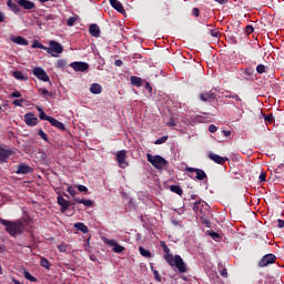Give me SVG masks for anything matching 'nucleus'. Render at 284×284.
<instances>
[{"label": "nucleus", "mask_w": 284, "mask_h": 284, "mask_svg": "<svg viewBox=\"0 0 284 284\" xmlns=\"http://www.w3.org/2000/svg\"><path fill=\"white\" fill-rule=\"evenodd\" d=\"M0 221H1V225H4L6 232H8L10 236H13V239H16V236L23 234V232H26V224H23L21 221H13V222L8 220H0Z\"/></svg>", "instance_id": "nucleus-1"}, {"label": "nucleus", "mask_w": 284, "mask_h": 284, "mask_svg": "<svg viewBox=\"0 0 284 284\" xmlns=\"http://www.w3.org/2000/svg\"><path fill=\"white\" fill-rule=\"evenodd\" d=\"M164 261H166L171 267H176L180 274H185V272H187V265H185L181 255H164Z\"/></svg>", "instance_id": "nucleus-2"}, {"label": "nucleus", "mask_w": 284, "mask_h": 284, "mask_svg": "<svg viewBox=\"0 0 284 284\" xmlns=\"http://www.w3.org/2000/svg\"><path fill=\"white\" fill-rule=\"evenodd\" d=\"M146 159H148L149 163H151V165H153V168H155V170H163V168L170 165V162H168V160H165L161 155H152V154L148 153Z\"/></svg>", "instance_id": "nucleus-3"}, {"label": "nucleus", "mask_w": 284, "mask_h": 284, "mask_svg": "<svg viewBox=\"0 0 284 284\" xmlns=\"http://www.w3.org/2000/svg\"><path fill=\"white\" fill-rule=\"evenodd\" d=\"M45 51L48 54H51V57H57V54H61L63 52V45L54 40H51Z\"/></svg>", "instance_id": "nucleus-4"}, {"label": "nucleus", "mask_w": 284, "mask_h": 284, "mask_svg": "<svg viewBox=\"0 0 284 284\" xmlns=\"http://www.w3.org/2000/svg\"><path fill=\"white\" fill-rule=\"evenodd\" d=\"M125 159H128V151L121 150L116 152L115 161L118 162L119 168H121L122 170H125V168H128L129 165Z\"/></svg>", "instance_id": "nucleus-5"}, {"label": "nucleus", "mask_w": 284, "mask_h": 284, "mask_svg": "<svg viewBox=\"0 0 284 284\" xmlns=\"http://www.w3.org/2000/svg\"><path fill=\"white\" fill-rule=\"evenodd\" d=\"M33 74L39 79L40 81H43L44 83H48L50 81V75L43 70L41 67H36L33 69Z\"/></svg>", "instance_id": "nucleus-6"}, {"label": "nucleus", "mask_w": 284, "mask_h": 284, "mask_svg": "<svg viewBox=\"0 0 284 284\" xmlns=\"http://www.w3.org/2000/svg\"><path fill=\"white\" fill-rule=\"evenodd\" d=\"M186 172H190L191 174H194L195 172V176L193 179H196L197 181H203L205 179H207V174L205 173V171L201 170V169H194L192 166H186Z\"/></svg>", "instance_id": "nucleus-7"}, {"label": "nucleus", "mask_w": 284, "mask_h": 284, "mask_svg": "<svg viewBox=\"0 0 284 284\" xmlns=\"http://www.w3.org/2000/svg\"><path fill=\"white\" fill-rule=\"evenodd\" d=\"M275 261H276V255L266 254L260 261L258 266L260 267H267V265H272V263H275Z\"/></svg>", "instance_id": "nucleus-8"}, {"label": "nucleus", "mask_w": 284, "mask_h": 284, "mask_svg": "<svg viewBox=\"0 0 284 284\" xmlns=\"http://www.w3.org/2000/svg\"><path fill=\"white\" fill-rule=\"evenodd\" d=\"M104 243L106 245H109L110 247H113L112 250L115 254H121V252H123V250H125V247L120 245L115 240L106 239V240H104Z\"/></svg>", "instance_id": "nucleus-9"}, {"label": "nucleus", "mask_w": 284, "mask_h": 284, "mask_svg": "<svg viewBox=\"0 0 284 284\" xmlns=\"http://www.w3.org/2000/svg\"><path fill=\"white\" fill-rule=\"evenodd\" d=\"M233 99L236 101V110H239V114L235 118V121H241V119H243V113L245 111H243V100H241V97H239L237 94L233 95Z\"/></svg>", "instance_id": "nucleus-10"}, {"label": "nucleus", "mask_w": 284, "mask_h": 284, "mask_svg": "<svg viewBox=\"0 0 284 284\" xmlns=\"http://www.w3.org/2000/svg\"><path fill=\"white\" fill-rule=\"evenodd\" d=\"M24 123L29 125V128H34V125L39 123V118L34 116V113H26Z\"/></svg>", "instance_id": "nucleus-11"}, {"label": "nucleus", "mask_w": 284, "mask_h": 284, "mask_svg": "<svg viewBox=\"0 0 284 284\" xmlns=\"http://www.w3.org/2000/svg\"><path fill=\"white\" fill-rule=\"evenodd\" d=\"M70 68H72L75 72H85L88 68H90V64H88V62H72Z\"/></svg>", "instance_id": "nucleus-12"}, {"label": "nucleus", "mask_w": 284, "mask_h": 284, "mask_svg": "<svg viewBox=\"0 0 284 284\" xmlns=\"http://www.w3.org/2000/svg\"><path fill=\"white\" fill-rule=\"evenodd\" d=\"M9 156H12V150L0 145V163H8Z\"/></svg>", "instance_id": "nucleus-13"}, {"label": "nucleus", "mask_w": 284, "mask_h": 284, "mask_svg": "<svg viewBox=\"0 0 284 284\" xmlns=\"http://www.w3.org/2000/svg\"><path fill=\"white\" fill-rule=\"evenodd\" d=\"M34 172V169L32 166L21 163L18 165V170L16 171V174H32Z\"/></svg>", "instance_id": "nucleus-14"}, {"label": "nucleus", "mask_w": 284, "mask_h": 284, "mask_svg": "<svg viewBox=\"0 0 284 284\" xmlns=\"http://www.w3.org/2000/svg\"><path fill=\"white\" fill-rule=\"evenodd\" d=\"M58 204L60 205V212L64 213L68 207H70V205H72V203L65 199H63V196L59 195L58 196Z\"/></svg>", "instance_id": "nucleus-15"}, {"label": "nucleus", "mask_w": 284, "mask_h": 284, "mask_svg": "<svg viewBox=\"0 0 284 284\" xmlns=\"http://www.w3.org/2000/svg\"><path fill=\"white\" fill-rule=\"evenodd\" d=\"M209 158L211 159V161H214V163H217L219 165H223L225 163V161H227V159H225L216 153H210Z\"/></svg>", "instance_id": "nucleus-16"}, {"label": "nucleus", "mask_w": 284, "mask_h": 284, "mask_svg": "<svg viewBox=\"0 0 284 284\" xmlns=\"http://www.w3.org/2000/svg\"><path fill=\"white\" fill-rule=\"evenodd\" d=\"M18 6H21L23 10H34V2L29 0H18Z\"/></svg>", "instance_id": "nucleus-17"}, {"label": "nucleus", "mask_w": 284, "mask_h": 284, "mask_svg": "<svg viewBox=\"0 0 284 284\" xmlns=\"http://www.w3.org/2000/svg\"><path fill=\"white\" fill-rule=\"evenodd\" d=\"M49 123L51 125H53V128H57V130H61L62 132H65V124H63L61 121L51 118V120L49 121Z\"/></svg>", "instance_id": "nucleus-18"}, {"label": "nucleus", "mask_w": 284, "mask_h": 284, "mask_svg": "<svg viewBox=\"0 0 284 284\" xmlns=\"http://www.w3.org/2000/svg\"><path fill=\"white\" fill-rule=\"evenodd\" d=\"M89 32L91 37H95V38L101 37V28H99L98 24H91L89 28Z\"/></svg>", "instance_id": "nucleus-19"}, {"label": "nucleus", "mask_w": 284, "mask_h": 284, "mask_svg": "<svg viewBox=\"0 0 284 284\" xmlns=\"http://www.w3.org/2000/svg\"><path fill=\"white\" fill-rule=\"evenodd\" d=\"M200 99L201 101L206 103V101H212V99H216V94H214V92L212 91H209L206 93H201Z\"/></svg>", "instance_id": "nucleus-20"}, {"label": "nucleus", "mask_w": 284, "mask_h": 284, "mask_svg": "<svg viewBox=\"0 0 284 284\" xmlns=\"http://www.w3.org/2000/svg\"><path fill=\"white\" fill-rule=\"evenodd\" d=\"M112 8H114V10H116L118 12H125V9L123 8V3H121L120 1L118 0H109Z\"/></svg>", "instance_id": "nucleus-21"}, {"label": "nucleus", "mask_w": 284, "mask_h": 284, "mask_svg": "<svg viewBox=\"0 0 284 284\" xmlns=\"http://www.w3.org/2000/svg\"><path fill=\"white\" fill-rule=\"evenodd\" d=\"M103 92V87L99 83H92L90 87V93L91 94H101Z\"/></svg>", "instance_id": "nucleus-22"}, {"label": "nucleus", "mask_w": 284, "mask_h": 284, "mask_svg": "<svg viewBox=\"0 0 284 284\" xmlns=\"http://www.w3.org/2000/svg\"><path fill=\"white\" fill-rule=\"evenodd\" d=\"M131 85H134L135 88H143V79L133 75L130 78Z\"/></svg>", "instance_id": "nucleus-23"}, {"label": "nucleus", "mask_w": 284, "mask_h": 284, "mask_svg": "<svg viewBox=\"0 0 284 284\" xmlns=\"http://www.w3.org/2000/svg\"><path fill=\"white\" fill-rule=\"evenodd\" d=\"M12 41H13V43H17V45H29L30 44V42L21 36L12 38Z\"/></svg>", "instance_id": "nucleus-24"}, {"label": "nucleus", "mask_w": 284, "mask_h": 284, "mask_svg": "<svg viewBox=\"0 0 284 284\" xmlns=\"http://www.w3.org/2000/svg\"><path fill=\"white\" fill-rule=\"evenodd\" d=\"M8 8L14 12V14H19L21 12V8L17 3H14L12 0H8L7 2Z\"/></svg>", "instance_id": "nucleus-25"}, {"label": "nucleus", "mask_w": 284, "mask_h": 284, "mask_svg": "<svg viewBox=\"0 0 284 284\" xmlns=\"http://www.w3.org/2000/svg\"><path fill=\"white\" fill-rule=\"evenodd\" d=\"M12 75L17 79V81H28V75L21 71H14Z\"/></svg>", "instance_id": "nucleus-26"}, {"label": "nucleus", "mask_w": 284, "mask_h": 284, "mask_svg": "<svg viewBox=\"0 0 284 284\" xmlns=\"http://www.w3.org/2000/svg\"><path fill=\"white\" fill-rule=\"evenodd\" d=\"M75 230H78L79 232H82L83 234H88L89 230L88 227L83 224V222H77L74 224Z\"/></svg>", "instance_id": "nucleus-27"}, {"label": "nucleus", "mask_w": 284, "mask_h": 284, "mask_svg": "<svg viewBox=\"0 0 284 284\" xmlns=\"http://www.w3.org/2000/svg\"><path fill=\"white\" fill-rule=\"evenodd\" d=\"M43 21H44V23H48V26H52V23H54V21H57V16L47 14L43 17Z\"/></svg>", "instance_id": "nucleus-28"}, {"label": "nucleus", "mask_w": 284, "mask_h": 284, "mask_svg": "<svg viewBox=\"0 0 284 284\" xmlns=\"http://www.w3.org/2000/svg\"><path fill=\"white\" fill-rule=\"evenodd\" d=\"M139 252L141 256H144L145 258H152V252H150V250H145V247L140 246Z\"/></svg>", "instance_id": "nucleus-29"}, {"label": "nucleus", "mask_w": 284, "mask_h": 284, "mask_svg": "<svg viewBox=\"0 0 284 284\" xmlns=\"http://www.w3.org/2000/svg\"><path fill=\"white\" fill-rule=\"evenodd\" d=\"M203 203H205V202H203V201H195L194 203H193V211H195V212H203Z\"/></svg>", "instance_id": "nucleus-30"}, {"label": "nucleus", "mask_w": 284, "mask_h": 284, "mask_svg": "<svg viewBox=\"0 0 284 284\" xmlns=\"http://www.w3.org/2000/svg\"><path fill=\"white\" fill-rule=\"evenodd\" d=\"M170 190L171 192H174V194H179V196L183 194V189H181V185H171Z\"/></svg>", "instance_id": "nucleus-31"}, {"label": "nucleus", "mask_w": 284, "mask_h": 284, "mask_svg": "<svg viewBox=\"0 0 284 284\" xmlns=\"http://www.w3.org/2000/svg\"><path fill=\"white\" fill-rule=\"evenodd\" d=\"M23 276H24V278H27V281H30V283H37V277H34L28 271H24Z\"/></svg>", "instance_id": "nucleus-32"}, {"label": "nucleus", "mask_w": 284, "mask_h": 284, "mask_svg": "<svg viewBox=\"0 0 284 284\" xmlns=\"http://www.w3.org/2000/svg\"><path fill=\"white\" fill-rule=\"evenodd\" d=\"M161 247L163 248V252L165 253L164 256H172V253H170V248L165 242L161 241L160 242Z\"/></svg>", "instance_id": "nucleus-33"}, {"label": "nucleus", "mask_w": 284, "mask_h": 284, "mask_svg": "<svg viewBox=\"0 0 284 284\" xmlns=\"http://www.w3.org/2000/svg\"><path fill=\"white\" fill-rule=\"evenodd\" d=\"M32 48H39V50H48V47L43 45L41 42L38 40H33Z\"/></svg>", "instance_id": "nucleus-34"}, {"label": "nucleus", "mask_w": 284, "mask_h": 284, "mask_svg": "<svg viewBox=\"0 0 284 284\" xmlns=\"http://www.w3.org/2000/svg\"><path fill=\"white\" fill-rule=\"evenodd\" d=\"M40 265L41 267H45V270H50V262L48 261V258L45 257H41V261H40Z\"/></svg>", "instance_id": "nucleus-35"}, {"label": "nucleus", "mask_w": 284, "mask_h": 284, "mask_svg": "<svg viewBox=\"0 0 284 284\" xmlns=\"http://www.w3.org/2000/svg\"><path fill=\"white\" fill-rule=\"evenodd\" d=\"M39 119L41 120V121H51L52 120V116H50V115H47L45 114V111H41V113L39 114Z\"/></svg>", "instance_id": "nucleus-36"}, {"label": "nucleus", "mask_w": 284, "mask_h": 284, "mask_svg": "<svg viewBox=\"0 0 284 284\" xmlns=\"http://www.w3.org/2000/svg\"><path fill=\"white\" fill-rule=\"evenodd\" d=\"M169 136L164 135L162 138H159L158 140H155L154 144L155 145H163V143H165L168 141Z\"/></svg>", "instance_id": "nucleus-37"}, {"label": "nucleus", "mask_w": 284, "mask_h": 284, "mask_svg": "<svg viewBox=\"0 0 284 284\" xmlns=\"http://www.w3.org/2000/svg\"><path fill=\"white\" fill-rule=\"evenodd\" d=\"M82 205H85V207H94V201L82 199Z\"/></svg>", "instance_id": "nucleus-38"}, {"label": "nucleus", "mask_w": 284, "mask_h": 284, "mask_svg": "<svg viewBox=\"0 0 284 284\" xmlns=\"http://www.w3.org/2000/svg\"><path fill=\"white\" fill-rule=\"evenodd\" d=\"M38 134H39V136H40L43 141H45L47 143L50 142V139L48 138V134H45V132H43L41 129L39 130Z\"/></svg>", "instance_id": "nucleus-39"}, {"label": "nucleus", "mask_w": 284, "mask_h": 284, "mask_svg": "<svg viewBox=\"0 0 284 284\" xmlns=\"http://www.w3.org/2000/svg\"><path fill=\"white\" fill-rule=\"evenodd\" d=\"M264 121H266V123H274V115L272 113L264 115Z\"/></svg>", "instance_id": "nucleus-40"}, {"label": "nucleus", "mask_w": 284, "mask_h": 284, "mask_svg": "<svg viewBox=\"0 0 284 284\" xmlns=\"http://www.w3.org/2000/svg\"><path fill=\"white\" fill-rule=\"evenodd\" d=\"M256 72H257V74H264V72H265V65H264V64H258V65L256 67Z\"/></svg>", "instance_id": "nucleus-41"}, {"label": "nucleus", "mask_w": 284, "mask_h": 284, "mask_svg": "<svg viewBox=\"0 0 284 284\" xmlns=\"http://www.w3.org/2000/svg\"><path fill=\"white\" fill-rule=\"evenodd\" d=\"M192 120L194 121V123H203V116L201 115H193Z\"/></svg>", "instance_id": "nucleus-42"}, {"label": "nucleus", "mask_w": 284, "mask_h": 284, "mask_svg": "<svg viewBox=\"0 0 284 284\" xmlns=\"http://www.w3.org/2000/svg\"><path fill=\"white\" fill-rule=\"evenodd\" d=\"M65 65H68V62L65 60H59L57 63V68H65Z\"/></svg>", "instance_id": "nucleus-43"}, {"label": "nucleus", "mask_w": 284, "mask_h": 284, "mask_svg": "<svg viewBox=\"0 0 284 284\" xmlns=\"http://www.w3.org/2000/svg\"><path fill=\"white\" fill-rule=\"evenodd\" d=\"M67 192H69L71 196H77V189H74L73 186H69Z\"/></svg>", "instance_id": "nucleus-44"}, {"label": "nucleus", "mask_w": 284, "mask_h": 284, "mask_svg": "<svg viewBox=\"0 0 284 284\" xmlns=\"http://www.w3.org/2000/svg\"><path fill=\"white\" fill-rule=\"evenodd\" d=\"M209 235H210L211 239H213L214 241L221 239V234H219V233H216V232H214V231H212Z\"/></svg>", "instance_id": "nucleus-45"}, {"label": "nucleus", "mask_w": 284, "mask_h": 284, "mask_svg": "<svg viewBox=\"0 0 284 284\" xmlns=\"http://www.w3.org/2000/svg\"><path fill=\"white\" fill-rule=\"evenodd\" d=\"M75 22H77V18L71 17L68 19L67 26L72 27V26H74Z\"/></svg>", "instance_id": "nucleus-46"}, {"label": "nucleus", "mask_w": 284, "mask_h": 284, "mask_svg": "<svg viewBox=\"0 0 284 284\" xmlns=\"http://www.w3.org/2000/svg\"><path fill=\"white\" fill-rule=\"evenodd\" d=\"M39 92H41V94H44L45 97H52V93L48 91V89H39Z\"/></svg>", "instance_id": "nucleus-47"}, {"label": "nucleus", "mask_w": 284, "mask_h": 284, "mask_svg": "<svg viewBox=\"0 0 284 284\" xmlns=\"http://www.w3.org/2000/svg\"><path fill=\"white\" fill-rule=\"evenodd\" d=\"M219 130V128L214 124L209 125V132H211V134H214V132H216Z\"/></svg>", "instance_id": "nucleus-48"}, {"label": "nucleus", "mask_w": 284, "mask_h": 284, "mask_svg": "<svg viewBox=\"0 0 284 284\" xmlns=\"http://www.w3.org/2000/svg\"><path fill=\"white\" fill-rule=\"evenodd\" d=\"M11 97L13 99H21V92L16 90L11 93Z\"/></svg>", "instance_id": "nucleus-49"}, {"label": "nucleus", "mask_w": 284, "mask_h": 284, "mask_svg": "<svg viewBox=\"0 0 284 284\" xmlns=\"http://www.w3.org/2000/svg\"><path fill=\"white\" fill-rule=\"evenodd\" d=\"M153 274H154L155 281H158L159 283H161V274H159V271H153Z\"/></svg>", "instance_id": "nucleus-50"}, {"label": "nucleus", "mask_w": 284, "mask_h": 284, "mask_svg": "<svg viewBox=\"0 0 284 284\" xmlns=\"http://www.w3.org/2000/svg\"><path fill=\"white\" fill-rule=\"evenodd\" d=\"M144 88L148 90L149 94H152V85L150 84V82H146Z\"/></svg>", "instance_id": "nucleus-51"}, {"label": "nucleus", "mask_w": 284, "mask_h": 284, "mask_svg": "<svg viewBox=\"0 0 284 284\" xmlns=\"http://www.w3.org/2000/svg\"><path fill=\"white\" fill-rule=\"evenodd\" d=\"M21 103H23V99L13 101V105H17L18 108H21V105H22Z\"/></svg>", "instance_id": "nucleus-52"}, {"label": "nucleus", "mask_w": 284, "mask_h": 284, "mask_svg": "<svg viewBox=\"0 0 284 284\" xmlns=\"http://www.w3.org/2000/svg\"><path fill=\"white\" fill-rule=\"evenodd\" d=\"M79 192H88V187L85 185H78Z\"/></svg>", "instance_id": "nucleus-53"}, {"label": "nucleus", "mask_w": 284, "mask_h": 284, "mask_svg": "<svg viewBox=\"0 0 284 284\" xmlns=\"http://www.w3.org/2000/svg\"><path fill=\"white\" fill-rule=\"evenodd\" d=\"M192 14H193V17H199V14H200L199 8H193L192 9Z\"/></svg>", "instance_id": "nucleus-54"}, {"label": "nucleus", "mask_w": 284, "mask_h": 284, "mask_svg": "<svg viewBox=\"0 0 284 284\" xmlns=\"http://www.w3.org/2000/svg\"><path fill=\"white\" fill-rule=\"evenodd\" d=\"M166 125H168L169 128H174V126H176V123L174 122L173 119H171V120L166 123Z\"/></svg>", "instance_id": "nucleus-55"}, {"label": "nucleus", "mask_w": 284, "mask_h": 284, "mask_svg": "<svg viewBox=\"0 0 284 284\" xmlns=\"http://www.w3.org/2000/svg\"><path fill=\"white\" fill-rule=\"evenodd\" d=\"M246 32L248 33V34H252V32H254V27H252V26H246Z\"/></svg>", "instance_id": "nucleus-56"}, {"label": "nucleus", "mask_w": 284, "mask_h": 284, "mask_svg": "<svg viewBox=\"0 0 284 284\" xmlns=\"http://www.w3.org/2000/svg\"><path fill=\"white\" fill-rule=\"evenodd\" d=\"M221 276H223L224 278H227V268H223L221 272H220Z\"/></svg>", "instance_id": "nucleus-57"}, {"label": "nucleus", "mask_w": 284, "mask_h": 284, "mask_svg": "<svg viewBox=\"0 0 284 284\" xmlns=\"http://www.w3.org/2000/svg\"><path fill=\"white\" fill-rule=\"evenodd\" d=\"M114 65H116V68H121V65H123V61L122 60H115Z\"/></svg>", "instance_id": "nucleus-58"}, {"label": "nucleus", "mask_w": 284, "mask_h": 284, "mask_svg": "<svg viewBox=\"0 0 284 284\" xmlns=\"http://www.w3.org/2000/svg\"><path fill=\"white\" fill-rule=\"evenodd\" d=\"M277 227L283 229L284 227V221L277 220Z\"/></svg>", "instance_id": "nucleus-59"}, {"label": "nucleus", "mask_w": 284, "mask_h": 284, "mask_svg": "<svg viewBox=\"0 0 284 284\" xmlns=\"http://www.w3.org/2000/svg\"><path fill=\"white\" fill-rule=\"evenodd\" d=\"M219 34H220L219 31H216V30H211V37L217 38Z\"/></svg>", "instance_id": "nucleus-60"}, {"label": "nucleus", "mask_w": 284, "mask_h": 284, "mask_svg": "<svg viewBox=\"0 0 284 284\" xmlns=\"http://www.w3.org/2000/svg\"><path fill=\"white\" fill-rule=\"evenodd\" d=\"M258 179H260V183H263V181H265V173H261Z\"/></svg>", "instance_id": "nucleus-61"}, {"label": "nucleus", "mask_w": 284, "mask_h": 284, "mask_svg": "<svg viewBox=\"0 0 284 284\" xmlns=\"http://www.w3.org/2000/svg\"><path fill=\"white\" fill-rule=\"evenodd\" d=\"M234 97H236V93H229L225 95L226 99H234Z\"/></svg>", "instance_id": "nucleus-62"}, {"label": "nucleus", "mask_w": 284, "mask_h": 284, "mask_svg": "<svg viewBox=\"0 0 284 284\" xmlns=\"http://www.w3.org/2000/svg\"><path fill=\"white\" fill-rule=\"evenodd\" d=\"M222 132H223V135H224V136H231V135H232V131H225V130H223Z\"/></svg>", "instance_id": "nucleus-63"}, {"label": "nucleus", "mask_w": 284, "mask_h": 284, "mask_svg": "<svg viewBox=\"0 0 284 284\" xmlns=\"http://www.w3.org/2000/svg\"><path fill=\"white\" fill-rule=\"evenodd\" d=\"M74 203H83V199H80V197H74L73 199Z\"/></svg>", "instance_id": "nucleus-64"}]
</instances>
